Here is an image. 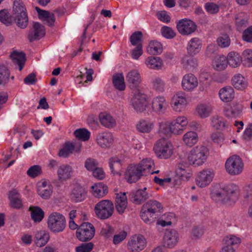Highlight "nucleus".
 <instances>
[{"mask_svg":"<svg viewBox=\"0 0 252 252\" xmlns=\"http://www.w3.org/2000/svg\"><path fill=\"white\" fill-rule=\"evenodd\" d=\"M133 96L130 100V104L133 109L138 112H142L146 110L148 102L146 95L139 90L133 91Z\"/></svg>","mask_w":252,"mask_h":252,"instance_id":"nucleus-8","label":"nucleus"},{"mask_svg":"<svg viewBox=\"0 0 252 252\" xmlns=\"http://www.w3.org/2000/svg\"><path fill=\"white\" fill-rule=\"evenodd\" d=\"M48 228L54 233H59L64 230L66 226L65 217L58 212H53L47 219Z\"/></svg>","mask_w":252,"mask_h":252,"instance_id":"nucleus-4","label":"nucleus"},{"mask_svg":"<svg viewBox=\"0 0 252 252\" xmlns=\"http://www.w3.org/2000/svg\"><path fill=\"white\" fill-rule=\"evenodd\" d=\"M94 210L98 219L106 220L111 217L114 213L113 203L110 200H102L95 204Z\"/></svg>","mask_w":252,"mask_h":252,"instance_id":"nucleus-3","label":"nucleus"},{"mask_svg":"<svg viewBox=\"0 0 252 252\" xmlns=\"http://www.w3.org/2000/svg\"><path fill=\"white\" fill-rule=\"evenodd\" d=\"M224 246L232 247L238 246L241 243V239L239 237L234 235H228L226 236L223 239Z\"/></svg>","mask_w":252,"mask_h":252,"instance_id":"nucleus-51","label":"nucleus"},{"mask_svg":"<svg viewBox=\"0 0 252 252\" xmlns=\"http://www.w3.org/2000/svg\"><path fill=\"white\" fill-rule=\"evenodd\" d=\"M95 228L94 225L88 222L81 223L77 228L76 236L82 242H87L91 240L94 236Z\"/></svg>","mask_w":252,"mask_h":252,"instance_id":"nucleus-7","label":"nucleus"},{"mask_svg":"<svg viewBox=\"0 0 252 252\" xmlns=\"http://www.w3.org/2000/svg\"><path fill=\"white\" fill-rule=\"evenodd\" d=\"M153 88L159 93L163 92L164 90L165 83L162 79L158 77H154L151 81Z\"/></svg>","mask_w":252,"mask_h":252,"instance_id":"nucleus-54","label":"nucleus"},{"mask_svg":"<svg viewBox=\"0 0 252 252\" xmlns=\"http://www.w3.org/2000/svg\"><path fill=\"white\" fill-rule=\"evenodd\" d=\"M35 9L38 13V17L40 19H42L49 26H52L54 25L55 21V17L53 13L42 10L38 7H36Z\"/></svg>","mask_w":252,"mask_h":252,"instance_id":"nucleus-29","label":"nucleus"},{"mask_svg":"<svg viewBox=\"0 0 252 252\" xmlns=\"http://www.w3.org/2000/svg\"><path fill=\"white\" fill-rule=\"evenodd\" d=\"M227 58L224 56L220 57L217 58L214 62V66L217 70H224L227 66Z\"/></svg>","mask_w":252,"mask_h":252,"instance_id":"nucleus-56","label":"nucleus"},{"mask_svg":"<svg viewBox=\"0 0 252 252\" xmlns=\"http://www.w3.org/2000/svg\"><path fill=\"white\" fill-rule=\"evenodd\" d=\"M8 198L10 207L18 210L23 208V204L21 195L17 189H12L10 190L9 192Z\"/></svg>","mask_w":252,"mask_h":252,"instance_id":"nucleus-20","label":"nucleus"},{"mask_svg":"<svg viewBox=\"0 0 252 252\" xmlns=\"http://www.w3.org/2000/svg\"><path fill=\"white\" fill-rule=\"evenodd\" d=\"M225 167L227 173L231 175H237L242 173L244 163L242 159L237 155L229 157L225 162Z\"/></svg>","mask_w":252,"mask_h":252,"instance_id":"nucleus-6","label":"nucleus"},{"mask_svg":"<svg viewBox=\"0 0 252 252\" xmlns=\"http://www.w3.org/2000/svg\"><path fill=\"white\" fill-rule=\"evenodd\" d=\"M90 132L86 128H79L75 130L74 134L79 140L88 141L90 137Z\"/></svg>","mask_w":252,"mask_h":252,"instance_id":"nucleus-55","label":"nucleus"},{"mask_svg":"<svg viewBox=\"0 0 252 252\" xmlns=\"http://www.w3.org/2000/svg\"><path fill=\"white\" fill-rule=\"evenodd\" d=\"M201 47V40L198 37H193L189 41L187 50L189 54L194 55L199 52Z\"/></svg>","mask_w":252,"mask_h":252,"instance_id":"nucleus-28","label":"nucleus"},{"mask_svg":"<svg viewBox=\"0 0 252 252\" xmlns=\"http://www.w3.org/2000/svg\"><path fill=\"white\" fill-rule=\"evenodd\" d=\"M126 80L129 87L134 89V90H138L142 81V77L139 72L136 69H132L129 71L126 75Z\"/></svg>","mask_w":252,"mask_h":252,"instance_id":"nucleus-17","label":"nucleus"},{"mask_svg":"<svg viewBox=\"0 0 252 252\" xmlns=\"http://www.w3.org/2000/svg\"><path fill=\"white\" fill-rule=\"evenodd\" d=\"M198 84L197 78L192 73L186 74L183 77L182 87L185 91H192L197 87Z\"/></svg>","mask_w":252,"mask_h":252,"instance_id":"nucleus-18","label":"nucleus"},{"mask_svg":"<svg viewBox=\"0 0 252 252\" xmlns=\"http://www.w3.org/2000/svg\"><path fill=\"white\" fill-rule=\"evenodd\" d=\"M211 126L217 130H222L225 128H228L229 126L228 124L224 119L218 116H216L211 119Z\"/></svg>","mask_w":252,"mask_h":252,"instance_id":"nucleus-43","label":"nucleus"},{"mask_svg":"<svg viewBox=\"0 0 252 252\" xmlns=\"http://www.w3.org/2000/svg\"><path fill=\"white\" fill-rule=\"evenodd\" d=\"M196 111L201 118H204L209 116L211 110L207 106L200 104L197 107Z\"/></svg>","mask_w":252,"mask_h":252,"instance_id":"nucleus-64","label":"nucleus"},{"mask_svg":"<svg viewBox=\"0 0 252 252\" xmlns=\"http://www.w3.org/2000/svg\"><path fill=\"white\" fill-rule=\"evenodd\" d=\"M113 84L115 88L120 91H124L126 88L124 76L122 73L116 74L113 76Z\"/></svg>","mask_w":252,"mask_h":252,"instance_id":"nucleus-46","label":"nucleus"},{"mask_svg":"<svg viewBox=\"0 0 252 252\" xmlns=\"http://www.w3.org/2000/svg\"><path fill=\"white\" fill-rule=\"evenodd\" d=\"M13 14L15 16L22 14L24 16V20H25L26 9L21 0H15L13 6Z\"/></svg>","mask_w":252,"mask_h":252,"instance_id":"nucleus-47","label":"nucleus"},{"mask_svg":"<svg viewBox=\"0 0 252 252\" xmlns=\"http://www.w3.org/2000/svg\"><path fill=\"white\" fill-rule=\"evenodd\" d=\"M220 99L223 102L231 101L235 96L233 88L231 86H225L221 88L219 92Z\"/></svg>","mask_w":252,"mask_h":252,"instance_id":"nucleus-27","label":"nucleus"},{"mask_svg":"<svg viewBox=\"0 0 252 252\" xmlns=\"http://www.w3.org/2000/svg\"><path fill=\"white\" fill-rule=\"evenodd\" d=\"M232 84L235 89L240 90L245 89L248 85L247 81L240 74H236L233 77Z\"/></svg>","mask_w":252,"mask_h":252,"instance_id":"nucleus-42","label":"nucleus"},{"mask_svg":"<svg viewBox=\"0 0 252 252\" xmlns=\"http://www.w3.org/2000/svg\"><path fill=\"white\" fill-rule=\"evenodd\" d=\"M9 76L10 72L7 68L3 65H0V85L7 83Z\"/></svg>","mask_w":252,"mask_h":252,"instance_id":"nucleus-59","label":"nucleus"},{"mask_svg":"<svg viewBox=\"0 0 252 252\" xmlns=\"http://www.w3.org/2000/svg\"><path fill=\"white\" fill-rule=\"evenodd\" d=\"M173 134L179 135L183 133L189 123L188 118L184 116H179L170 121Z\"/></svg>","mask_w":252,"mask_h":252,"instance_id":"nucleus-13","label":"nucleus"},{"mask_svg":"<svg viewBox=\"0 0 252 252\" xmlns=\"http://www.w3.org/2000/svg\"><path fill=\"white\" fill-rule=\"evenodd\" d=\"M146 240L144 237L140 234L134 235L131 237L128 243V249L132 252H138L144 249Z\"/></svg>","mask_w":252,"mask_h":252,"instance_id":"nucleus-11","label":"nucleus"},{"mask_svg":"<svg viewBox=\"0 0 252 252\" xmlns=\"http://www.w3.org/2000/svg\"><path fill=\"white\" fill-rule=\"evenodd\" d=\"M182 64L183 68L187 71H192L196 68L198 65L196 59L191 56H185L182 60Z\"/></svg>","mask_w":252,"mask_h":252,"instance_id":"nucleus-32","label":"nucleus"},{"mask_svg":"<svg viewBox=\"0 0 252 252\" xmlns=\"http://www.w3.org/2000/svg\"><path fill=\"white\" fill-rule=\"evenodd\" d=\"M0 21L7 26L11 24L12 18L7 10L3 9L0 11Z\"/></svg>","mask_w":252,"mask_h":252,"instance_id":"nucleus-61","label":"nucleus"},{"mask_svg":"<svg viewBox=\"0 0 252 252\" xmlns=\"http://www.w3.org/2000/svg\"><path fill=\"white\" fill-rule=\"evenodd\" d=\"M143 173L137 165H129L125 173L127 181L130 183H135L143 175Z\"/></svg>","mask_w":252,"mask_h":252,"instance_id":"nucleus-21","label":"nucleus"},{"mask_svg":"<svg viewBox=\"0 0 252 252\" xmlns=\"http://www.w3.org/2000/svg\"><path fill=\"white\" fill-rule=\"evenodd\" d=\"M179 235L175 229H167L165 231L163 238L164 246L168 248H174L178 243Z\"/></svg>","mask_w":252,"mask_h":252,"instance_id":"nucleus-14","label":"nucleus"},{"mask_svg":"<svg viewBox=\"0 0 252 252\" xmlns=\"http://www.w3.org/2000/svg\"><path fill=\"white\" fill-rule=\"evenodd\" d=\"M37 191L42 198L47 199L52 193V187L49 182L42 180L37 184Z\"/></svg>","mask_w":252,"mask_h":252,"instance_id":"nucleus-19","label":"nucleus"},{"mask_svg":"<svg viewBox=\"0 0 252 252\" xmlns=\"http://www.w3.org/2000/svg\"><path fill=\"white\" fill-rule=\"evenodd\" d=\"M50 238L49 232L45 230H41L36 232L35 235V243L38 247L45 246Z\"/></svg>","mask_w":252,"mask_h":252,"instance_id":"nucleus-33","label":"nucleus"},{"mask_svg":"<svg viewBox=\"0 0 252 252\" xmlns=\"http://www.w3.org/2000/svg\"><path fill=\"white\" fill-rule=\"evenodd\" d=\"M188 167L183 163H179L176 169V173L182 180H187L189 177L188 173Z\"/></svg>","mask_w":252,"mask_h":252,"instance_id":"nucleus-52","label":"nucleus"},{"mask_svg":"<svg viewBox=\"0 0 252 252\" xmlns=\"http://www.w3.org/2000/svg\"><path fill=\"white\" fill-rule=\"evenodd\" d=\"M139 167L143 174L145 172L150 173L151 169L155 166L154 161L151 158L143 159L139 163L137 164Z\"/></svg>","mask_w":252,"mask_h":252,"instance_id":"nucleus-50","label":"nucleus"},{"mask_svg":"<svg viewBox=\"0 0 252 252\" xmlns=\"http://www.w3.org/2000/svg\"><path fill=\"white\" fill-rule=\"evenodd\" d=\"M147 67L152 69H159L162 64V60L159 57L150 56L145 61Z\"/></svg>","mask_w":252,"mask_h":252,"instance_id":"nucleus-37","label":"nucleus"},{"mask_svg":"<svg viewBox=\"0 0 252 252\" xmlns=\"http://www.w3.org/2000/svg\"><path fill=\"white\" fill-rule=\"evenodd\" d=\"M143 37L142 32L140 31H137L133 32L130 36V42L133 46H138L142 44L141 41Z\"/></svg>","mask_w":252,"mask_h":252,"instance_id":"nucleus-60","label":"nucleus"},{"mask_svg":"<svg viewBox=\"0 0 252 252\" xmlns=\"http://www.w3.org/2000/svg\"><path fill=\"white\" fill-rule=\"evenodd\" d=\"M146 188L139 189L136 191H132L130 193V196L132 201L136 204H140L149 198V195L146 191Z\"/></svg>","mask_w":252,"mask_h":252,"instance_id":"nucleus-24","label":"nucleus"},{"mask_svg":"<svg viewBox=\"0 0 252 252\" xmlns=\"http://www.w3.org/2000/svg\"><path fill=\"white\" fill-rule=\"evenodd\" d=\"M235 25L238 31H240L248 24V18L245 13H239L235 17Z\"/></svg>","mask_w":252,"mask_h":252,"instance_id":"nucleus-45","label":"nucleus"},{"mask_svg":"<svg viewBox=\"0 0 252 252\" xmlns=\"http://www.w3.org/2000/svg\"><path fill=\"white\" fill-rule=\"evenodd\" d=\"M91 191L94 197L102 198L108 193V187L102 183H99L92 186Z\"/></svg>","mask_w":252,"mask_h":252,"instance_id":"nucleus-31","label":"nucleus"},{"mask_svg":"<svg viewBox=\"0 0 252 252\" xmlns=\"http://www.w3.org/2000/svg\"><path fill=\"white\" fill-rule=\"evenodd\" d=\"M109 164L111 172L114 174H120L122 169V161L118 157H112L109 159Z\"/></svg>","mask_w":252,"mask_h":252,"instance_id":"nucleus-41","label":"nucleus"},{"mask_svg":"<svg viewBox=\"0 0 252 252\" xmlns=\"http://www.w3.org/2000/svg\"><path fill=\"white\" fill-rule=\"evenodd\" d=\"M228 64L233 67H237L239 66L242 62L240 55L236 52H231L227 56Z\"/></svg>","mask_w":252,"mask_h":252,"instance_id":"nucleus-44","label":"nucleus"},{"mask_svg":"<svg viewBox=\"0 0 252 252\" xmlns=\"http://www.w3.org/2000/svg\"><path fill=\"white\" fill-rule=\"evenodd\" d=\"M151 107L156 113L163 114L166 112L168 104L164 96L158 95L152 99Z\"/></svg>","mask_w":252,"mask_h":252,"instance_id":"nucleus-12","label":"nucleus"},{"mask_svg":"<svg viewBox=\"0 0 252 252\" xmlns=\"http://www.w3.org/2000/svg\"><path fill=\"white\" fill-rule=\"evenodd\" d=\"M154 150L156 156L161 159H167L173 154L171 143L165 138H161L155 143Z\"/></svg>","mask_w":252,"mask_h":252,"instance_id":"nucleus-5","label":"nucleus"},{"mask_svg":"<svg viewBox=\"0 0 252 252\" xmlns=\"http://www.w3.org/2000/svg\"><path fill=\"white\" fill-rule=\"evenodd\" d=\"M115 200V207L120 214L124 213L127 205V197L125 192L117 193Z\"/></svg>","mask_w":252,"mask_h":252,"instance_id":"nucleus-26","label":"nucleus"},{"mask_svg":"<svg viewBox=\"0 0 252 252\" xmlns=\"http://www.w3.org/2000/svg\"><path fill=\"white\" fill-rule=\"evenodd\" d=\"M239 194L238 186L234 184H229L214 187L211 190V197L216 202L232 205L238 200Z\"/></svg>","mask_w":252,"mask_h":252,"instance_id":"nucleus-1","label":"nucleus"},{"mask_svg":"<svg viewBox=\"0 0 252 252\" xmlns=\"http://www.w3.org/2000/svg\"><path fill=\"white\" fill-rule=\"evenodd\" d=\"M213 177V172L208 170H203L199 173L196 178V184L201 188L205 187L211 182Z\"/></svg>","mask_w":252,"mask_h":252,"instance_id":"nucleus-22","label":"nucleus"},{"mask_svg":"<svg viewBox=\"0 0 252 252\" xmlns=\"http://www.w3.org/2000/svg\"><path fill=\"white\" fill-rule=\"evenodd\" d=\"M13 63L18 65L20 71L23 69L25 60V54L23 52H18L17 51H13L10 55Z\"/></svg>","mask_w":252,"mask_h":252,"instance_id":"nucleus-34","label":"nucleus"},{"mask_svg":"<svg viewBox=\"0 0 252 252\" xmlns=\"http://www.w3.org/2000/svg\"><path fill=\"white\" fill-rule=\"evenodd\" d=\"M144 209H147L149 212H152L156 215V213L160 212L162 209V205L161 204L156 200H150L144 204L143 206Z\"/></svg>","mask_w":252,"mask_h":252,"instance_id":"nucleus-38","label":"nucleus"},{"mask_svg":"<svg viewBox=\"0 0 252 252\" xmlns=\"http://www.w3.org/2000/svg\"><path fill=\"white\" fill-rule=\"evenodd\" d=\"M162 35L167 39H172L176 35L175 31L170 27L163 26L161 29Z\"/></svg>","mask_w":252,"mask_h":252,"instance_id":"nucleus-63","label":"nucleus"},{"mask_svg":"<svg viewBox=\"0 0 252 252\" xmlns=\"http://www.w3.org/2000/svg\"><path fill=\"white\" fill-rule=\"evenodd\" d=\"M72 168L68 165H62L59 166L57 170V175L60 181H64L69 179L71 176Z\"/></svg>","mask_w":252,"mask_h":252,"instance_id":"nucleus-35","label":"nucleus"},{"mask_svg":"<svg viewBox=\"0 0 252 252\" xmlns=\"http://www.w3.org/2000/svg\"><path fill=\"white\" fill-rule=\"evenodd\" d=\"M188 104L186 95L183 92H179L173 96L171 100V105L176 112L182 111Z\"/></svg>","mask_w":252,"mask_h":252,"instance_id":"nucleus-10","label":"nucleus"},{"mask_svg":"<svg viewBox=\"0 0 252 252\" xmlns=\"http://www.w3.org/2000/svg\"><path fill=\"white\" fill-rule=\"evenodd\" d=\"M244 59V64L247 67H252V50L246 49L242 54Z\"/></svg>","mask_w":252,"mask_h":252,"instance_id":"nucleus-62","label":"nucleus"},{"mask_svg":"<svg viewBox=\"0 0 252 252\" xmlns=\"http://www.w3.org/2000/svg\"><path fill=\"white\" fill-rule=\"evenodd\" d=\"M97 143L102 148L109 147L112 144L114 139L112 134L104 131L97 134L96 138Z\"/></svg>","mask_w":252,"mask_h":252,"instance_id":"nucleus-23","label":"nucleus"},{"mask_svg":"<svg viewBox=\"0 0 252 252\" xmlns=\"http://www.w3.org/2000/svg\"><path fill=\"white\" fill-rule=\"evenodd\" d=\"M82 147V144L67 142L65 143L63 147L61 149L58 153L59 157L67 158L74 151L76 153H79Z\"/></svg>","mask_w":252,"mask_h":252,"instance_id":"nucleus-16","label":"nucleus"},{"mask_svg":"<svg viewBox=\"0 0 252 252\" xmlns=\"http://www.w3.org/2000/svg\"><path fill=\"white\" fill-rule=\"evenodd\" d=\"M217 43L221 48L228 47L230 44V39L228 34H221L218 37Z\"/></svg>","mask_w":252,"mask_h":252,"instance_id":"nucleus-57","label":"nucleus"},{"mask_svg":"<svg viewBox=\"0 0 252 252\" xmlns=\"http://www.w3.org/2000/svg\"><path fill=\"white\" fill-rule=\"evenodd\" d=\"M155 216V214L152 213V212H149L147 209H144L143 207H142L140 212V217L145 223L151 224L152 222H154L155 219L156 218Z\"/></svg>","mask_w":252,"mask_h":252,"instance_id":"nucleus-53","label":"nucleus"},{"mask_svg":"<svg viewBox=\"0 0 252 252\" xmlns=\"http://www.w3.org/2000/svg\"><path fill=\"white\" fill-rule=\"evenodd\" d=\"M42 173L41 167L38 165H34L31 166L27 171V175L29 177L33 178L40 176Z\"/></svg>","mask_w":252,"mask_h":252,"instance_id":"nucleus-58","label":"nucleus"},{"mask_svg":"<svg viewBox=\"0 0 252 252\" xmlns=\"http://www.w3.org/2000/svg\"><path fill=\"white\" fill-rule=\"evenodd\" d=\"M45 34L44 27L38 22L33 24V28L30 30L28 34V39L30 42L39 40Z\"/></svg>","mask_w":252,"mask_h":252,"instance_id":"nucleus-15","label":"nucleus"},{"mask_svg":"<svg viewBox=\"0 0 252 252\" xmlns=\"http://www.w3.org/2000/svg\"><path fill=\"white\" fill-rule=\"evenodd\" d=\"M99 120L102 126L108 128L114 127L116 124L115 119L109 114L101 113Z\"/></svg>","mask_w":252,"mask_h":252,"instance_id":"nucleus-36","label":"nucleus"},{"mask_svg":"<svg viewBox=\"0 0 252 252\" xmlns=\"http://www.w3.org/2000/svg\"><path fill=\"white\" fill-rule=\"evenodd\" d=\"M155 126L154 123L145 119L140 120L136 124L137 130L141 133H150Z\"/></svg>","mask_w":252,"mask_h":252,"instance_id":"nucleus-30","label":"nucleus"},{"mask_svg":"<svg viewBox=\"0 0 252 252\" xmlns=\"http://www.w3.org/2000/svg\"><path fill=\"white\" fill-rule=\"evenodd\" d=\"M29 210L31 212V217L34 222H40L44 216V211L38 206H31Z\"/></svg>","mask_w":252,"mask_h":252,"instance_id":"nucleus-40","label":"nucleus"},{"mask_svg":"<svg viewBox=\"0 0 252 252\" xmlns=\"http://www.w3.org/2000/svg\"><path fill=\"white\" fill-rule=\"evenodd\" d=\"M198 136L196 132L189 131L186 132L183 137L184 144L189 147L195 145L198 141Z\"/></svg>","mask_w":252,"mask_h":252,"instance_id":"nucleus-39","label":"nucleus"},{"mask_svg":"<svg viewBox=\"0 0 252 252\" xmlns=\"http://www.w3.org/2000/svg\"><path fill=\"white\" fill-rule=\"evenodd\" d=\"M208 155V150L206 146L198 145L190 150L188 160L190 164L195 167L199 166L206 161Z\"/></svg>","mask_w":252,"mask_h":252,"instance_id":"nucleus-2","label":"nucleus"},{"mask_svg":"<svg viewBox=\"0 0 252 252\" xmlns=\"http://www.w3.org/2000/svg\"><path fill=\"white\" fill-rule=\"evenodd\" d=\"M177 29L182 35H189L194 32L196 30V25L190 20L183 19L177 24Z\"/></svg>","mask_w":252,"mask_h":252,"instance_id":"nucleus-9","label":"nucleus"},{"mask_svg":"<svg viewBox=\"0 0 252 252\" xmlns=\"http://www.w3.org/2000/svg\"><path fill=\"white\" fill-rule=\"evenodd\" d=\"M158 133L166 136L173 134L170 121L162 122L159 124Z\"/></svg>","mask_w":252,"mask_h":252,"instance_id":"nucleus-49","label":"nucleus"},{"mask_svg":"<svg viewBox=\"0 0 252 252\" xmlns=\"http://www.w3.org/2000/svg\"><path fill=\"white\" fill-rule=\"evenodd\" d=\"M147 50V52L151 55H158L161 53L162 46L160 42L153 40L149 43Z\"/></svg>","mask_w":252,"mask_h":252,"instance_id":"nucleus-48","label":"nucleus"},{"mask_svg":"<svg viewBox=\"0 0 252 252\" xmlns=\"http://www.w3.org/2000/svg\"><path fill=\"white\" fill-rule=\"evenodd\" d=\"M87 191L82 186L77 185L74 187L70 193V198L75 202L83 201L86 196Z\"/></svg>","mask_w":252,"mask_h":252,"instance_id":"nucleus-25","label":"nucleus"}]
</instances>
